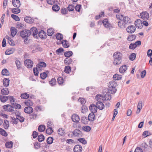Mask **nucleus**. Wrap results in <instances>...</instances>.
<instances>
[{
  "label": "nucleus",
  "instance_id": "09e8293b",
  "mask_svg": "<svg viewBox=\"0 0 152 152\" xmlns=\"http://www.w3.org/2000/svg\"><path fill=\"white\" fill-rule=\"evenodd\" d=\"M53 140V137H49L47 139V143L48 144H52Z\"/></svg>",
  "mask_w": 152,
  "mask_h": 152
},
{
  "label": "nucleus",
  "instance_id": "0eeeda50",
  "mask_svg": "<svg viewBox=\"0 0 152 152\" xmlns=\"http://www.w3.org/2000/svg\"><path fill=\"white\" fill-rule=\"evenodd\" d=\"M25 65L28 68H30L32 67L33 66V62L30 59H27L24 61Z\"/></svg>",
  "mask_w": 152,
  "mask_h": 152
},
{
  "label": "nucleus",
  "instance_id": "6e6d98bb",
  "mask_svg": "<svg viewBox=\"0 0 152 152\" xmlns=\"http://www.w3.org/2000/svg\"><path fill=\"white\" fill-rule=\"evenodd\" d=\"M69 12L73 11L75 9V7L72 4H69L67 8Z\"/></svg>",
  "mask_w": 152,
  "mask_h": 152
},
{
  "label": "nucleus",
  "instance_id": "f03ea898",
  "mask_svg": "<svg viewBox=\"0 0 152 152\" xmlns=\"http://www.w3.org/2000/svg\"><path fill=\"white\" fill-rule=\"evenodd\" d=\"M122 53L119 52H115L113 57L114 58L113 64L115 65H118L121 64L122 61Z\"/></svg>",
  "mask_w": 152,
  "mask_h": 152
},
{
  "label": "nucleus",
  "instance_id": "dca6fc26",
  "mask_svg": "<svg viewBox=\"0 0 152 152\" xmlns=\"http://www.w3.org/2000/svg\"><path fill=\"white\" fill-rule=\"evenodd\" d=\"M24 111L26 113L31 114L33 112V109L31 107L28 106L24 108Z\"/></svg>",
  "mask_w": 152,
  "mask_h": 152
},
{
  "label": "nucleus",
  "instance_id": "c03bdc74",
  "mask_svg": "<svg viewBox=\"0 0 152 152\" xmlns=\"http://www.w3.org/2000/svg\"><path fill=\"white\" fill-rule=\"evenodd\" d=\"M87 107L84 105H83L81 108V112L83 113H85L87 112Z\"/></svg>",
  "mask_w": 152,
  "mask_h": 152
},
{
  "label": "nucleus",
  "instance_id": "6ab92c4d",
  "mask_svg": "<svg viewBox=\"0 0 152 152\" xmlns=\"http://www.w3.org/2000/svg\"><path fill=\"white\" fill-rule=\"evenodd\" d=\"M97 108L100 110H103L104 107V105L102 103V102H96V105Z\"/></svg>",
  "mask_w": 152,
  "mask_h": 152
},
{
  "label": "nucleus",
  "instance_id": "2f4dec72",
  "mask_svg": "<svg viewBox=\"0 0 152 152\" xmlns=\"http://www.w3.org/2000/svg\"><path fill=\"white\" fill-rule=\"evenodd\" d=\"M46 66V64L44 62H40L37 65L38 68H40L41 67H45Z\"/></svg>",
  "mask_w": 152,
  "mask_h": 152
},
{
  "label": "nucleus",
  "instance_id": "a19ab883",
  "mask_svg": "<svg viewBox=\"0 0 152 152\" xmlns=\"http://www.w3.org/2000/svg\"><path fill=\"white\" fill-rule=\"evenodd\" d=\"M0 134L4 137L7 136L8 135L5 131L1 128H0Z\"/></svg>",
  "mask_w": 152,
  "mask_h": 152
},
{
  "label": "nucleus",
  "instance_id": "864d4df0",
  "mask_svg": "<svg viewBox=\"0 0 152 152\" xmlns=\"http://www.w3.org/2000/svg\"><path fill=\"white\" fill-rule=\"evenodd\" d=\"M71 69V67L69 66H67L65 67L64 71L66 73H69Z\"/></svg>",
  "mask_w": 152,
  "mask_h": 152
},
{
  "label": "nucleus",
  "instance_id": "412c9836",
  "mask_svg": "<svg viewBox=\"0 0 152 152\" xmlns=\"http://www.w3.org/2000/svg\"><path fill=\"white\" fill-rule=\"evenodd\" d=\"M94 113L93 112H91L88 115V118L89 121H92L94 120L95 115Z\"/></svg>",
  "mask_w": 152,
  "mask_h": 152
},
{
  "label": "nucleus",
  "instance_id": "de8ad7c7",
  "mask_svg": "<svg viewBox=\"0 0 152 152\" xmlns=\"http://www.w3.org/2000/svg\"><path fill=\"white\" fill-rule=\"evenodd\" d=\"M46 72L48 73V72L47 71L46 72H43L42 73L40 74V76L41 78L42 79H45L47 77V73Z\"/></svg>",
  "mask_w": 152,
  "mask_h": 152
},
{
  "label": "nucleus",
  "instance_id": "5fc2aeb1",
  "mask_svg": "<svg viewBox=\"0 0 152 152\" xmlns=\"http://www.w3.org/2000/svg\"><path fill=\"white\" fill-rule=\"evenodd\" d=\"M56 79L53 78L50 81H49V83L51 86H53L56 84Z\"/></svg>",
  "mask_w": 152,
  "mask_h": 152
},
{
  "label": "nucleus",
  "instance_id": "aec40b11",
  "mask_svg": "<svg viewBox=\"0 0 152 152\" xmlns=\"http://www.w3.org/2000/svg\"><path fill=\"white\" fill-rule=\"evenodd\" d=\"M103 23L104 26L106 28H109L110 26V24L108 22V20L107 19H104L102 22Z\"/></svg>",
  "mask_w": 152,
  "mask_h": 152
},
{
  "label": "nucleus",
  "instance_id": "72a5a7b5",
  "mask_svg": "<svg viewBox=\"0 0 152 152\" xmlns=\"http://www.w3.org/2000/svg\"><path fill=\"white\" fill-rule=\"evenodd\" d=\"M3 126H4V128L5 129H8L9 126V123L7 120H4Z\"/></svg>",
  "mask_w": 152,
  "mask_h": 152
},
{
  "label": "nucleus",
  "instance_id": "58836bf2",
  "mask_svg": "<svg viewBox=\"0 0 152 152\" xmlns=\"http://www.w3.org/2000/svg\"><path fill=\"white\" fill-rule=\"evenodd\" d=\"M45 126L44 125H40L38 127V130L39 132H42L45 130Z\"/></svg>",
  "mask_w": 152,
  "mask_h": 152
},
{
  "label": "nucleus",
  "instance_id": "b1692460",
  "mask_svg": "<svg viewBox=\"0 0 152 152\" xmlns=\"http://www.w3.org/2000/svg\"><path fill=\"white\" fill-rule=\"evenodd\" d=\"M10 31L11 35L12 37H14L17 32V30L13 27H12L11 28Z\"/></svg>",
  "mask_w": 152,
  "mask_h": 152
},
{
  "label": "nucleus",
  "instance_id": "8fccbe9b",
  "mask_svg": "<svg viewBox=\"0 0 152 152\" xmlns=\"http://www.w3.org/2000/svg\"><path fill=\"white\" fill-rule=\"evenodd\" d=\"M58 134L60 135L61 136H63V135H64L65 133L64 130L61 128H59L58 129Z\"/></svg>",
  "mask_w": 152,
  "mask_h": 152
},
{
  "label": "nucleus",
  "instance_id": "e433bc0d",
  "mask_svg": "<svg viewBox=\"0 0 152 152\" xmlns=\"http://www.w3.org/2000/svg\"><path fill=\"white\" fill-rule=\"evenodd\" d=\"M10 80L9 79L5 78L3 80V85L6 87L8 86L9 85Z\"/></svg>",
  "mask_w": 152,
  "mask_h": 152
},
{
  "label": "nucleus",
  "instance_id": "3c124183",
  "mask_svg": "<svg viewBox=\"0 0 152 152\" xmlns=\"http://www.w3.org/2000/svg\"><path fill=\"white\" fill-rule=\"evenodd\" d=\"M52 9L53 11L57 12L59 10L60 7L57 5L55 4L53 6Z\"/></svg>",
  "mask_w": 152,
  "mask_h": 152
},
{
  "label": "nucleus",
  "instance_id": "f8f14e48",
  "mask_svg": "<svg viewBox=\"0 0 152 152\" xmlns=\"http://www.w3.org/2000/svg\"><path fill=\"white\" fill-rule=\"evenodd\" d=\"M136 30V28L134 26H128L126 28L127 31L129 33H133Z\"/></svg>",
  "mask_w": 152,
  "mask_h": 152
},
{
  "label": "nucleus",
  "instance_id": "052dcab7",
  "mask_svg": "<svg viewBox=\"0 0 152 152\" xmlns=\"http://www.w3.org/2000/svg\"><path fill=\"white\" fill-rule=\"evenodd\" d=\"M83 129L86 132H89L91 129V127L89 126H85L83 127Z\"/></svg>",
  "mask_w": 152,
  "mask_h": 152
},
{
  "label": "nucleus",
  "instance_id": "ddd939ff",
  "mask_svg": "<svg viewBox=\"0 0 152 152\" xmlns=\"http://www.w3.org/2000/svg\"><path fill=\"white\" fill-rule=\"evenodd\" d=\"M3 108L5 111L12 112L13 110V107L10 104L4 105L3 106Z\"/></svg>",
  "mask_w": 152,
  "mask_h": 152
},
{
  "label": "nucleus",
  "instance_id": "20e7f679",
  "mask_svg": "<svg viewBox=\"0 0 152 152\" xmlns=\"http://www.w3.org/2000/svg\"><path fill=\"white\" fill-rule=\"evenodd\" d=\"M20 35L23 38H27L31 35V31L28 30H24L20 31Z\"/></svg>",
  "mask_w": 152,
  "mask_h": 152
},
{
  "label": "nucleus",
  "instance_id": "49530a36",
  "mask_svg": "<svg viewBox=\"0 0 152 152\" xmlns=\"http://www.w3.org/2000/svg\"><path fill=\"white\" fill-rule=\"evenodd\" d=\"M54 33V30L52 28H49L48 29L47 34L48 36H51Z\"/></svg>",
  "mask_w": 152,
  "mask_h": 152
},
{
  "label": "nucleus",
  "instance_id": "680f3d73",
  "mask_svg": "<svg viewBox=\"0 0 152 152\" xmlns=\"http://www.w3.org/2000/svg\"><path fill=\"white\" fill-rule=\"evenodd\" d=\"M137 47V45L135 43H131L129 46V48L130 49H134Z\"/></svg>",
  "mask_w": 152,
  "mask_h": 152
},
{
  "label": "nucleus",
  "instance_id": "6e6552de",
  "mask_svg": "<svg viewBox=\"0 0 152 152\" xmlns=\"http://www.w3.org/2000/svg\"><path fill=\"white\" fill-rule=\"evenodd\" d=\"M134 24L137 28L141 29L143 27L142 21L140 19H137L136 20Z\"/></svg>",
  "mask_w": 152,
  "mask_h": 152
},
{
  "label": "nucleus",
  "instance_id": "473e14b6",
  "mask_svg": "<svg viewBox=\"0 0 152 152\" xmlns=\"http://www.w3.org/2000/svg\"><path fill=\"white\" fill-rule=\"evenodd\" d=\"M1 93L3 95H7L9 93V91L7 88H3L1 91Z\"/></svg>",
  "mask_w": 152,
  "mask_h": 152
},
{
  "label": "nucleus",
  "instance_id": "4be33fe9",
  "mask_svg": "<svg viewBox=\"0 0 152 152\" xmlns=\"http://www.w3.org/2000/svg\"><path fill=\"white\" fill-rule=\"evenodd\" d=\"M15 50L13 48H11L7 50L5 52V54L7 55H10L13 53Z\"/></svg>",
  "mask_w": 152,
  "mask_h": 152
},
{
  "label": "nucleus",
  "instance_id": "423d86ee",
  "mask_svg": "<svg viewBox=\"0 0 152 152\" xmlns=\"http://www.w3.org/2000/svg\"><path fill=\"white\" fill-rule=\"evenodd\" d=\"M140 17L144 20H146L149 18V14L146 11L142 12L140 13Z\"/></svg>",
  "mask_w": 152,
  "mask_h": 152
},
{
  "label": "nucleus",
  "instance_id": "79ce46f5",
  "mask_svg": "<svg viewBox=\"0 0 152 152\" xmlns=\"http://www.w3.org/2000/svg\"><path fill=\"white\" fill-rule=\"evenodd\" d=\"M20 97L23 99H27L29 97V95L26 93H24L21 94Z\"/></svg>",
  "mask_w": 152,
  "mask_h": 152
},
{
  "label": "nucleus",
  "instance_id": "c9c22d12",
  "mask_svg": "<svg viewBox=\"0 0 152 152\" xmlns=\"http://www.w3.org/2000/svg\"><path fill=\"white\" fill-rule=\"evenodd\" d=\"M73 54L72 52L71 51H68L65 52L64 55L67 58H69Z\"/></svg>",
  "mask_w": 152,
  "mask_h": 152
},
{
  "label": "nucleus",
  "instance_id": "603ef678",
  "mask_svg": "<svg viewBox=\"0 0 152 152\" xmlns=\"http://www.w3.org/2000/svg\"><path fill=\"white\" fill-rule=\"evenodd\" d=\"M58 83L59 85H62L63 84L64 80L62 77H59L57 79Z\"/></svg>",
  "mask_w": 152,
  "mask_h": 152
},
{
  "label": "nucleus",
  "instance_id": "c756f323",
  "mask_svg": "<svg viewBox=\"0 0 152 152\" xmlns=\"http://www.w3.org/2000/svg\"><path fill=\"white\" fill-rule=\"evenodd\" d=\"M103 102L106 100H110L111 99V95L107 93L104 96H103Z\"/></svg>",
  "mask_w": 152,
  "mask_h": 152
},
{
  "label": "nucleus",
  "instance_id": "bf43d9fd",
  "mask_svg": "<svg viewBox=\"0 0 152 152\" xmlns=\"http://www.w3.org/2000/svg\"><path fill=\"white\" fill-rule=\"evenodd\" d=\"M56 37L57 39L60 40L63 39V35L60 33H58L56 34Z\"/></svg>",
  "mask_w": 152,
  "mask_h": 152
},
{
  "label": "nucleus",
  "instance_id": "5701e85b",
  "mask_svg": "<svg viewBox=\"0 0 152 152\" xmlns=\"http://www.w3.org/2000/svg\"><path fill=\"white\" fill-rule=\"evenodd\" d=\"M96 99L97 101V102H101L102 101H103V96L98 94L96 96Z\"/></svg>",
  "mask_w": 152,
  "mask_h": 152
},
{
  "label": "nucleus",
  "instance_id": "f3484780",
  "mask_svg": "<svg viewBox=\"0 0 152 152\" xmlns=\"http://www.w3.org/2000/svg\"><path fill=\"white\" fill-rule=\"evenodd\" d=\"M12 3L13 5L15 7L19 8L20 6L19 0H12Z\"/></svg>",
  "mask_w": 152,
  "mask_h": 152
},
{
  "label": "nucleus",
  "instance_id": "4c0bfd02",
  "mask_svg": "<svg viewBox=\"0 0 152 152\" xmlns=\"http://www.w3.org/2000/svg\"><path fill=\"white\" fill-rule=\"evenodd\" d=\"M12 145L13 142L12 141L7 142L5 144L6 147L8 148H11L12 147Z\"/></svg>",
  "mask_w": 152,
  "mask_h": 152
},
{
  "label": "nucleus",
  "instance_id": "f704fd0d",
  "mask_svg": "<svg viewBox=\"0 0 152 152\" xmlns=\"http://www.w3.org/2000/svg\"><path fill=\"white\" fill-rule=\"evenodd\" d=\"M63 46L65 48H68L69 47L70 45L68 42L66 40H64L63 42H61Z\"/></svg>",
  "mask_w": 152,
  "mask_h": 152
},
{
  "label": "nucleus",
  "instance_id": "1a4fd4ad",
  "mask_svg": "<svg viewBox=\"0 0 152 152\" xmlns=\"http://www.w3.org/2000/svg\"><path fill=\"white\" fill-rule=\"evenodd\" d=\"M31 33L32 32V35L33 37L36 39H38V36H37L38 33V31L37 28L36 27H32L31 29L30 30Z\"/></svg>",
  "mask_w": 152,
  "mask_h": 152
},
{
  "label": "nucleus",
  "instance_id": "13d9d810",
  "mask_svg": "<svg viewBox=\"0 0 152 152\" xmlns=\"http://www.w3.org/2000/svg\"><path fill=\"white\" fill-rule=\"evenodd\" d=\"M46 132L47 134L49 135H50L53 132V131L52 129V128H48L46 130Z\"/></svg>",
  "mask_w": 152,
  "mask_h": 152
},
{
  "label": "nucleus",
  "instance_id": "69168bd1",
  "mask_svg": "<svg viewBox=\"0 0 152 152\" xmlns=\"http://www.w3.org/2000/svg\"><path fill=\"white\" fill-rule=\"evenodd\" d=\"M9 72L8 70L6 69H3L1 73L3 75H7Z\"/></svg>",
  "mask_w": 152,
  "mask_h": 152
},
{
  "label": "nucleus",
  "instance_id": "7ed1b4c3",
  "mask_svg": "<svg viewBox=\"0 0 152 152\" xmlns=\"http://www.w3.org/2000/svg\"><path fill=\"white\" fill-rule=\"evenodd\" d=\"M109 84L108 87L109 88V90L111 92V93H115L117 91L115 88L116 86L117 85L116 82L114 81L113 80L110 82Z\"/></svg>",
  "mask_w": 152,
  "mask_h": 152
},
{
  "label": "nucleus",
  "instance_id": "a878e982",
  "mask_svg": "<svg viewBox=\"0 0 152 152\" xmlns=\"http://www.w3.org/2000/svg\"><path fill=\"white\" fill-rule=\"evenodd\" d=\"M81 122L82 123L84 124H87L89 121L88 120V118L86 117H82L81 118Z\"/></svg>",
  "mask_w": 152,
  "mask_h": 152
},
{
  "label": "nucleus",
  "instance_id": "4d7b16f0",
  "mask_svg": "<svg viewBox=\"0 0 152 152\" xmlns=\"http://www.w3.org/2000/svg\"><path fill=\"white\" fill-rule=\"evenodd\" d=\"M12 113L15 114V115L16 116V118L21 115V113L19 111L16 110H13Z\"/></svg>",
  "mask_w": 152,
  "mask_h": 152
},
{
  "label": "nucleus",
  "instance_id": "9d476101",
  "mask_svg": "<svg viewBox=\"0 0 152 152\" xmlns=\"http://www.w3.org/2000/svg\"><path fill=\"white\" fill-rule=\"evenodd\" d=\"M97 106L94 104H91L89 107V109L91 112L94 113H95L97 112Z\"/></svg>",
  "mask_w": 152,
  "mask_h": 152
},
{
  "label": "nucleus",
  "instance_id": "c85d7f7f",
  "mask_svg": "<svg viewBox=\"0 0 152 152\" xmlns=\"http://www.w3.org/2000/svg\"><path fill=\"white\" fill-rule=\"evenodd\" d=\"M136 37V36L135 35L131 34L128 36L127 39L129 41H132L135 39Z\"/></svg>",
  "mask_w": 152,
  "mask_h": 152
},
{
  "label": "nucleus",
  "instance_id": "39448f33",
  "mask_svg": "<svg viewBox=\"0 0 152 152\" xmlns=\"http://www.w3.org/2000/svg\"><path fill=\"white\" fill-rule=\"evenodd\" d=\"M73 135L75 137H80L83 136V134L82 132L79 129H76L72 132Z\"/></svg>",
  "mask_w": 152,
  "mask_h": 152
},
{
  "label": "nucleus",
  "instance_id": "f257e3e1",
  "mask_svg": "<svg viewBox=\"0 0 152 152\" xmlns=\"http://www.w3.org/2000/svg\"><path fill=\"white\" fill-rule=\"evenodd\" d=\"M130 23V19L127 16H123V19L118 22V25L121 28H124Z\"/></svg>",
  "mask_w": 152,
  "mask_h": 152
},
{
  "label": "nucleus",
  "instance_id": "7c9ffc66",
  "mask_svg": "<svg viewBox=\"0 0 152 152\" xmlns=\"http://www.w3.org/2000/svg\"><path fill=\"white\" fill-rule=\"evenodd\" d=\"M122 78L121 75H118L116 74L113 75V78L114 80H120Z\"/></svg>",
  "mask_w": 152,
  "mask_h": 152
},
{
  "label": "nucleus",
  "instance_id": "0e129e2a",
  "mask_svg": "<svg viewBox=\"0 0 152 152\" xmlns=\"http://www.w3.org/2000/svg\"><path fill=\"white\" fill-rule=\"evenodd\" d=\"M78 101L80 102L82 105H84L86 103V101L85 99L83 98H80L78 99Z\"/></svg>",
  "mask_w": 152,
  "mask_h": 152
},
{
  "label": "nucleus",
  "instance_id": "338daca9",
  "mask_svg": "<svg viewBox=\"0 0 152 152\" xmlns=\"http://www.w3.org/2000/svg\"><path fill=\"white\" fill-rule=\"evenodd\" d=\"M11 16L12 18L16 21H19L20 20V19L19 17L17 15L14 14H12Z\"/></svg>",
  "mask_w": 152,
  "mask_h": 152
},
{
  "label": "nucleus",
  "instance_id": "bb28decb",
  "mask_svg": "<svg viewBox=\"0 0 152 152\" xmlns=\"http://www.w3.org/2000/svg\"><path fill=\"white\" fill-rule=\"evenodd\" d=\"M64 63L65 64L69 65L72 64L73 61L70 58H66L64 60Z\"/></svg>",
  "mask_w": 152,
  "mask_h": 152
},
{
  "label": "nucleus",
  "instance_id": "a18cd8bd",
  "mask_svg": "<svg viewBox=\"0 0 152 152\" xmlns=\"http://www.w3.org/2000/svg\"><path fill=\"white\" fill-rule=\"evenodd\" d=\"M37 139L39 142H42L45 139L44 136L42 134H40L38 136Z\"/></svg>",
  "mask_w": 152,
  "mask_h": 152
},
{
  "label": "nucleus",
  "instance_id": "ea45409f",
  "mask_svg": "<svg viewBox=\"0 0 152 152\" xmlns=\"http://www.w3.org/2000/svg\"><path fill=\"white\" fill-rule=\"evenodd\" d=\"M18 8L12 9L11 10L12 12L15 14H17L19 13L20 12V10Z\"/></svg>",
  "mask_w": 152,
  "mask_h": 152
},
{
  "label": "nucleus",
  "instance_id": "4468645a",
  "mask_svg": "<svg viewBox=\"0 0 152 152\" xmlns=\"http://www.w3.org/2000/svg\"><path fill=\"white\" fill-rule=\"evenodd\" d=\"M38 33L39 36L41 39H44L46 38V33L43 30H40Z\"/></svg>",
  "mask_w": 152,
  "mask_h": 152
},
{
  "label": "nucleus",
  "instance_id": "774afa93",
  "mask_svg": "<svg viewBox=\"0 0 152 152\" xmlns=\"http://www.w3.org/2000/svg\"><path fill=\"white\" fill-rule=\"evenodd\" d=\"M15 64L18 69H19L21 68V63L20 61L18 60H17L15 61Z\"/></svg>",
  "mask_w": 152,
  "mask_h": 152
},
{
  "label": "nucleus",
  "instance_id": "e2e57ef3",
  "mask_svg": "<svg viewBox=\"0 0 152 152\" xmlns=\"http://www.w3.org/2000/svg\"><path fill=\"white\" fill-rule=\"evenodd\" d=\"M25 104L26 105L30 106L32 105L33 102L31 100L28 99L27 101L25 102Z\"/></svg>",
  "mask_w": 152,
  "mask_h": 152
},
{
  "label": "nucleus",
  "instance_id": "393cba45",
  "mask_svg": "<svg viewBox=\"0 0 152 152\" xmlns=\"http://www.w3.org/2000/svg\"><path fill=\"white\" fill-rule=\"evenodd\" d=\"M8 100V96L0 95V100L2 102H5Z\"/></svg>",
  "mask_w": 152,
  "mask_h": 152
},
{
  "label": "nucleus",
  "instance_id": "9b49d317",
  "mask_svg": "<svg viewBox=\"0 0 152 152\" xmlns=\"http://www.w3.org/2000/svg\"><path fill=\"white\" fill-rule=\"evenodd\" d=\"M71 119L72 121L75 123H78L80 120L79 116L76 114L72 115Z\"/></svg>",
  "mask_w": 152,
  "mask_h": 152
},
{
  "label": "nucleus",
  "instance_id": "2eb2a0df",
  "mask_svg": "<svg viewBox=\"0 0 152 152\" xmlns=\"http://www.w3.org/2000/svg\"><path fill=\"white\" fill-rule=\"evenodd\" d=\"M82 150V147L79 144L75 145L73 148V151L74 152H81Z\"/></svg>",
  "mask_w": 152,
  "mask_h": 152
},
{
  "label": "nucleus",
  "instance_id": "a211bd4d",
  "mask_svg": "<svg viewBox=\"0 0 152 152\" xmlns=\"http://www.w3.org/2000/svg\"><path fill=\"white\" fill-rule=\"evenodd\" d=\"M25 21L27 23H32L34 22V19L28 16H26L24 18Z\"/></svg>",
  "mask_w": 152,
  "mask_h": 152
},
{
  "label": "nucleus",
  "instance_id": "cd10ccee",
  "mask_svg": "<svg viewBox=\"0 0 152 152\" xmlns=\"http://www.w3.org/2000/svg\"><path fill=\"white\" fill-rule=\"evenodd\" d=\"M127 66L126 65L121 66L119 68V71L121 73H124L127 69Z\"/></svg>",
  "mask_w": 152,
  "mask_h": 152
},
{
  "label": "nucleus",
  "instance_id": "37998d69",
  "mask_svg": "<svg viewBox=\"0 0 152 152\" xmlns=\"http://www.w3.org/2000/svg\"><path fill=\"white\" fill-rule=\"evenodd\" d=\"M136 57V54L134 53H132L129 56V59L130 60L133 61L135 59Z\"/></svg>",
  "mask_w": 152,
  "mask_h": 152
}]
</instances>
